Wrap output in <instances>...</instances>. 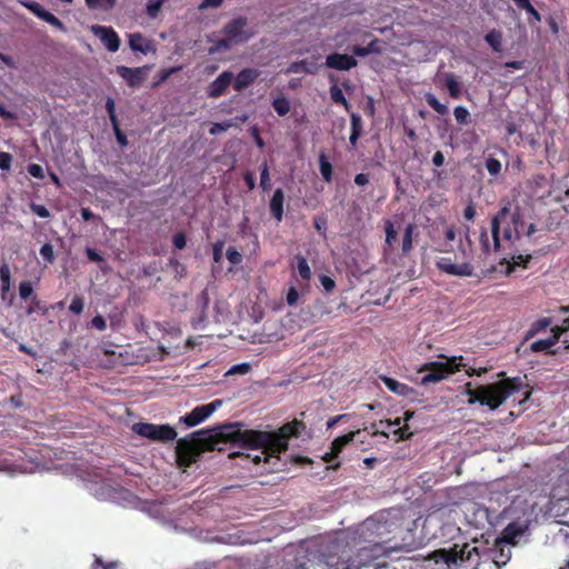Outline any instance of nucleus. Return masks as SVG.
I'll return each instance as SVG.
<instances>
[{"mask_svg":"<svg viewBox=\"0 0 569 569\" xmlns=\"http://www.w3.org/2000/svg\"><path fill=\"white\" fill-rule=\"evenodd\" d=\"M91 326L100 331L107 328V321L101 315H97L91 319Z\"/></svg>","mask_w":569,"mask_h":569,"instance_id":"obj_63","label":"nucleus"},{"mask_svg":"<svg viewBox=\"0 0 569 569\" xmlns=\"http://www.w3.org/2000/svg\"><path fill=\"white\" fill-rule=\"evenodd\" d=\"M270 177H269V167L267 161H263L260 168V187L263 191L269 190L270 183H269Z\"/></svg>","mask_w":569,"mask_h":569,"instance_id":"obj_42","label":"nucleus"},{"mask_svg":"<svg viewBox=\"0 0 569 569\" xmlns=\"http://www.w3.org/2000/svg\"><path fill=\"white\" fill-rule=\"evenodd\" d=\"M330 80L333 82V84L330 87V97H331V100L336 103V104H341L343 106V108L349 111L351 106L350 103L347 101L342 90L337 86L336 83V79L333 77L330 78Z\"/></svg>","mask_w":569,"mask_h":569,"instance_id":"obj_29","label":"nucleus"},{"mask_svg":"<svg viewBox=\"0 0 569 569\" xmlns=\"http://www.w3.org/2000/svg\"><path fill=\"white\" fill-rule=\"evenodd\" d=\"M485 164L491 176H497L501 171V162L496 158H488Z\"/></svg>","mask_w":569,"mask_h":569,"instance_id":"obj_44","label":"nucleus"},{"mask_svg":"<svg viewBox=\"0 0 569 569\" xmlns=\"http://www.w3.org/2000/svg\"><path fill=\"white\" fill-rule=\"evenodd\" d=\"M147 69H148L147 67L129 68L126 66H117L116 72L123 80H126V82L129 87L139 88L146 80V70Z\"/></svg>","mask_w":569,"mask_h":569,"instance_id":"obj_12","label":"nucleus"},{"mask_svg":"<svg viewBox=\"0 0 569 569\" xmlns=\"http://www.w3.org/2000/svg\"><path fill=\"white\" fill-rule=\"evenodd\" d=\"M485 41L490 46V48L500 52L502 49V33L499 30L492 29L485 36Z\"/></svg>","mask_w":569,"mask_h":569,"instance_id":"obj_31","label":"nucleus"},{"mask_svg":"<svg viewBox=\"0 0 569 569\" xmlns=\"http://www.w3.org/2000/svg\"><path fill=\"white\" fill-rule=\"evenodd\" d=\"M41 20L46 21L47 23H49L60 30H66L62 21L49 11H47L46 14H43V18Z\"/></svg>","mask_w":569,"mask_h":569,"instance_id":"obj_52","label":"nucleus"},{"mask_svg":"<svg viewBox=\"0 0 569 569\" xmlns=\"http://www.w3.org/2000/svg\"><path fill=\"white\" fill-rule=\"evenodd\" d=\"M472 553L478 555V548L471 547L469 543H455L450 549H438L433 551L428 560L436 563L443 562L448 566L465 562L471 559Z\"/></svg>","mask_w":569,"mask_h":569,"instance_id":"obj_6","label":"nucleus"},{"mask_svg":"<svg viewBox=\"0 0 569 569\" xmlns=\"http://www.w3.org/2000/svg\"><path fill=\"white\" fill-rule=\"evenodd\" d=\"M264 457H266V456H264V453H263V449H261L260 455H254L251 459H252V461H253L256 465H259L261 461H263V462H266V463H272V467H271L270 471H271V470H273V469L276 468V466L278 465V462L280 461V460H277L276 458H270V459H269V461H267V460L264 459Z\"/></svg>","mask_w":569,"mask_h":569,"instance_id":"obj_58","label":"nucleus"},{"mask_svg":"<svg viewBox=\"0 0 569 569\" xmlns=\"http://www.w3.org/2000/svg\"><path fill=\"white\" fill-rule=\"evenodd\" d=\"M232 80L233 73L231 71H223L209 84L207 96L213 99L221 97L231 84Z\"/></svg>","mask_w":569,"mask_h":569,"instance_id":"obj_16","label":"nucleus"},{"mask_svg":"<svg viewBox=\"0 0 569 569\" xmlns=\"http://www.w3.org/2000/svg\"><path fill=\"white\" fill-rule=\"evenodd\" d=\"M106 110L108 112L111 124H117V122H119V121H118V118L116 114V104H114V100L110 97L107 98Z\"/></svg>","mask_w":569,"mask_h":569,"instance_id":"obj_49","label":"nucleus"},{"mask_svg":"<svg viewBox=\"0 0 569 569\" xmlns=\"http://www.w3.org/2000/svg\"><path fill=\"white\" fill-rule=\"evenodd\" d=\"M167 0H149L146 6V13L149 18L156 19Z\"/></svg>","mask_w":569,"mask_h":569,"instance_id":"obj_39","label":"nucleus"},{"mask_svg":"<svg viewBox=\"0 0 569 569\" xmlns=\"http://www.w3.org/2000/svg\"><path fill=\"white\" fill-rule=\"evenodd\" d=\"M436 266L441 272L450 276L471 277L473 274V267L469 262L456 264L449 257L439 258Z\"/></svg>","mask_w":569,"mask_h":569,"instance_id":"obj_10","label":"nucleus"},{"mask_svg":"<svg viewBox=\"0 0 569 569\" xmlns=\"http://www.w3.org/2000/svg\"><path fill=\"white\" fill-rule=\"evenodd\" d=\"M439 358L446 361H429L419 367L417 370L419 373L426 372L420 380V385L428 386L430 383L440 382L448 376L460 371V368L463 366L461 363V356L448 358L445 355H440Z\"/></svg>","mask_w":569,"mask_h":569,"instance_id":"obj_5","label":"nucleus"},{"mask_svg":"<svg viewBox=\"0 0 569 569\" xmlns=\"http://www.w3.org/2000/svg\"><path fill=\"white\" fill-rule=\"evenodd\" d=\"M383 229L386 233L385 244L391 250L397 241V231L393 222L390 219H386L383 222Z\"/></svg>","mask_w":569,"mask_h":569,"instance_id":"obj_32","label":"nucleus"},{"mask_svg":"<svg viewBox=\"0 0 569 569\" xmlns=\"http://www.w3.org/2000/svg\"><path fill=\"white\" fill-rule=\"evenodd\" d=\"M295 260L297 271L301 280L305 282V287H308L312 276L308 260L302 254L295 256Z\"/></svg>","mask_w":569,"mask_h":569,"instance_id":"obj_25","label":"nucleus"},{"mask_svg":"<svg viewBox=\"0 0 569 569\" xmlns=\"http://www.w3.org/2000/svg\"><path fill=\"white\" fill-rule=\"evenodd\" d=\"M400 423H401L400 418H397L393 422L386 421L387 427H391V426H397L398 427L396 432L399 433V438L400 439L409 438V436H411V433L408 432V429H409L408 426L400 427Z\"/></svg>","mask_w":569,"mask_h":569,"instance_id":"obj_48","label":"nucleus"},{"mask_svg":"<svg viewBox=\"0 0 569 569\" xmlns=\"http://www.w3.org/2000/svg\"><path fill=\"white\" fill-rule=\"evenodd\" d=\"M251 371V366L248 362H242L232 366L226 373V376H233V375H247Z\"/></svg>","mask_w":569,"mask_h":569,"instance_id":"obj_43","label":"nucleus"},{"mask_svg":"<svg viewBox=\"0 0 569 569\" xmlns=\"http://www.w3.org/2000/svg\"><path fill=\"white\" fill-rule=\"evenodd\" d=\"M260 76V71L254 68L242 69L237 77H233V89L238 92L251 86Z\"/></svg>","mask_w":569,"mask_h":569,"instance_id":"obj_18","label":"nucleus"},{"mask_svg":"<svg viewBox=\"0 0 569 569\" xmlns=\"http://www.w3.org/2000/svg\"><path fill=\"white\" fill-rule=\"evenodd\" d=\"M91 30L110 52H116L119 50L120 38L113 28L94 24L92 26Z\"/></svg>","mask_w":569,"mask_h":569,"instance_id":"obj_11","label":"nucleus"},{"mask_svg":"<svg viewBox=\"0 0 569 569\" xmlns=\"http://www.w3.org/2000/svg\"><path fill=\"white\" fill-rule=\"evenodd\" d=\"M319 169L320 173L326 182H331L332 180V166L327 160L326 156L322 153L319 158Z\"/></svg>","mask_w":569,"mask_h":569,"instance_id":"obj_38","label":"nucleus"},{"mask_svg":"<svg viewBox=\"0 0 569 569\" xmlns=\"http://www.w3.org/2000/svg\"><path fill=\"white\" fill-rule=\"evenodd\" d=\"M317 71V64L309 62L308 60H300L291 62L287 68V73H315Z\"/></svg>","mask_w":569,"mask_h":569,"instance_id":"obj_27","label":"nucleus"},{"mask_svg":"<svg viewBox=\"0 0 569 569\" xmlns=\"http://www.w3.org/2000/svg\"><path fill=\"white\" fill-rule=\"evenodd\" d=\"M221 405L222 400L216 399L210 403L197 406L191 412L181 417L180 420L188 427L197 426L213 413Z\"/></svg>","mask_w":569,"mask_h":569,"instance_id":"obj_9","label":"nucleus"},{"mask_svg":"<svg viewBox=\"0 0 569 569\" xmlns=\"http://www.w3.org/2000/svg\"><path fill=\"white\" fill-rule=\"evenodd\" d=\"M172 243L177 249H183L187 244L186 234L183 232H177L172 237Z\"/></svg>","mask_w":569,"mask_h":569,"instance_id":"obj_61","label":"nucleus"},{"mask_svg":"<svg viewBox=\"0 0 569 569\" xmlns=\"http://www.w3.org/2000/svg\"><path fill=\"white\" fill-rule=\"evenodd\" d=\"M445 87L447 88L449 96L453 99H459L461 97V83L459 82L456 74L452 72H448L445 74Z\"/></svg>","mask_w":569,"mask_h":569,"instance_id":"obj_26","label":"nucleus"},{"mask_svg":"<svg viewBox=\"0 0 569 569\" xmlns=\"http://www.w3.org/2000/svg\"><path fill=\"white\" fill-rule=\"evenodd\" d=\"M112 128H113L114 136H116L117 141L119 142V144L122 146V147L127 146L128 144V140H127L126 134L121 131L119 122H117V124H112Z\"/></svg>","mask_w":569,"mask_h":569,"instance_id":"obj_62","label":"nucleus"},{"mask_svg":"<svg viewBox=\"0 0 569 569\" xmlns=\"http://www.w3.org/2000/svg\"><path fill=\"white\" fill-rule=\"evenodd\" d=\"M526 529V526L517 521L508 523L501 531V535L496 539L495 547L499 548L501 545H516L517 539L525 533Z\"/></svg>","mask_w":569,"mask_h":569,"instance_id":"obj_13","label":"nucleus"},{"mask_svg":"<svg viewBox=\"0 0 569 569\" xmlns=\"http://www.w3.org/2000/svg\"><path fill=\"white\" fill-rule=\"evenodd\" d=\"M522 387L523 381L520 377L502 379L477 388H473L471 382L465 385L466 395L469 397L468 403L479 402L490 410L498 409L510 396L519 392Z\"/></svg>","mask_w":569,"mask_h":569,"instance_id":"obj_3","label":"nucleus"},{"mask_svg":"<svg viewBox=\"0 0 569 569\" xmlns=\"http://www.w3.org/2000/svg\"><path fill=\"white\" fill-rule=\"evenodd\" d=\"M223 247H224L223 240H218L212 246V258H213V261L217 263L221 262V260H222Z\"/></svg>","mask_w":569,"mask_h":569,"instance_id":"obj_53","label":"nucleus"},{"mask_svg":"<svg viewBox=\"0 0 569 569\" xmlns=\"http://www.w3.org/2000/svg\"><path fill=\"white\" fill-rule=\"evenodd\" d=\"M83 308H84L83 298L80 296H74L69 306V311L74 315H80L83 311Z\"/></svg>","mask_w":569,"mask_h":569,"instance_id":"obj_47","label":"nucleus"},{"mask_svg":"<svg viewBox=\"0 0 569 569\" xmlns=\"http://www.w3.org/2000/svg\"><path fill=\"white\" fill-rule=\"evenodd\" d=\"M30 210L40 218H49L50 211L43 206L34 202L30 203Z\"/></svg>","mask_w":569,"mask_h":569,"instance_id":"obj_54","label":"nucleus"},{"mask_svg":"<svg viewBox=\"0 0 569 569\" xmlns=\"http://www.w3.org/2000/svg\"><path fill=\"white\" fill-rule=\"evenodd\" d=\"M22 4L39 19H42L43 14L47 12V10L36 1H24Z\"/></svg>","mask_w":569,"mask_h":569,"instance_id":"obj_41","label":"nucleus"},{"mask_svg":"<svg viewBox=\"0 0 569 569\" xmlns=\"http://www.w3.org/2000/svg\"><path fill=\"white\" fill-rule=\"evenodd\" d=\"M12 163V156L9 152L1 151L0 152V169L1 170H10Z\"/></svg>","mask_w":569,"mask_h":569,"instance_id":"obj_57","label":"nucleus"},{"mask_svg":"<svg viewBox=\"0 0 569 569\" xmlns=\"http://www.w3.org/2000/svg\"><path fill=\"white\" fill-rule=\"evenodd\" d=\"M27 170H28V173L30 176H32L33 178H37V179H43L44 178L43 169L38 163L29 164Z\"/></svg>","mask_w":569,"mask_h":569,"instance_id":"obj_56","label":"nucleus"},{"mask_svg":"<svg viewBox=\"0 0 569 569\" xmlns=\"http://www.w3.org/2000/svg\"><path fill=\"white\" fill-rule=\"evenodd\" d=\"M416 227L412 223L407 224L403 231L401 250L403 254H408L412 250V236Z\"/></svg>","mask_w":569,"mask_h":569,"instance_id":"obj_33","label":"nucleus"},{"mask_svg":"<svg viewBox=\"0 0 569 569\" xmlns=\"http://www.w3.org/2000/svg\"><path fill=\"white\" fill-rule=\"evenodd\" d=\"M298 300H299L298 289L296 288V286L291 284L287 291L286 301L289 306H295V305H297Z\"/></svg>","mask_w":569,"mask_h":569,"instance_id":"obj_55","label":"nucleus"},{"mask_svg":"<svg viewBox=\"0 0 569 569\" xmlns=\"http://www.w3.org/2000/svg\"><path fill=\"white\" fill-rule=\"evenodd\" d=\"M479 242L481 246V250L483 253H490L492 251H498L499 249H493V238L488 233L487 229L482 228L479 237Z\"/></svg>","mask_w":569,"mask_h":569,"instance_id":"obj_36","label":"nucleus"},{"mask_svg":"<svg viewBox=\"0 0 569 569\" xmlns=\"http://www.w3.org/2000/svg\"><path fill=\"white\" fill-rule=\"evenodd\" d=\"M283 201H284V193L283 190L278 188L274 190L271 200H270V212L272 217L280 222L283 218Z\"/></svg>","mask_w":569,"mask_h":569,"instance_id":"obj_20","label":"nucleus"},{"mask_svg":"<svg viewBox=\"0 0 569 569\" xmlns=\"http://www.w3.org/2000/svg\"><path fill=\"white\" fill-rule=\"evenodd\" d=\"M86 254H87V258L91 262H97V263L104 262V258L99 252H97L94 249H92L90 247L86 248Z\"/></svg>","mask_w":569,"mask_h":569,"instance_id":"obj_60","label":"nucleus"},{"mask_svg":"<svg viewBox=\"0 0 569 569\" xmlns=\"http://www.w3.org/2000/svg\"><path fill=\"white\" fill-rule=\"evenodd\" d=\"M525 222L519 206L507 201L491 219V237L493 249H500V230L506 241L513 243L520 239Z\"/></svg>","mask_w":569,"mask_h":569,"instance_id":"obj_4","label":"nucleus"},{"mask_svg":"<svg viewBox=\"0 0 569 569\" xmlns=\"http://www.w3.org/2000/svg\"><path fill=\"white\" fill-rule=\"evenodd\" d=\"M351 132L349 136V142L352 147H356L359 138L362 134V119L359 113L352 112L350 114Z\"/></svg>","mask_w":569,"mask_h":569,"instance_id":"obj_23","label":"nucleus"},{"mask_svg":"<svg viewBox=\"0 0 569 569\" xmlns=\"http://www.w3.org/2000/svg\"><path fill=\"white\" fill-rule=\"evenodd\" d=\"M272 108L279 117H283L290 111V102L284 96H279L273 99Z\"/></svg>","mask_w":569,"mask_h":569,"instance_id":"obj_34","label":"nucleus"},{"mask_svg":"<svg viewBox=\"0 0 569 569\" xmlns=\"http://www.w3.org/2000/svg\"><path fill=\"white\" fill-rule=\"evenodd\" d=\"M129 46L131 50L143 54L156 51L152 40L146 39L140 32L131 33L129 36Z\"/></svg>","mask_w":569,"mask_h":569,"instance_id":"obj_19","label":"nucleus"},{"mask_svg":"<svg viewBox=\"0 0 569 569\" xmlns=\"http://www.w3.org/2000/svg\"><path fill=\"white\" fill-rule=\"evenodd\" d=\"M11 288V271L8 263L3 262L0 266V293L2 301L7 302L8 306L13 303L14 295L10 293Z\"/></svg>","mask_w":569,"mask_h":569,"instance_id":"obj_17","label":"nucleus"},{"mask_svg":"<svg viewBox=\"0 0 569 569\" xmlns=\"http://www.w3.org/2000/svg\"><path fill=\"white\" fill-rule=\"evenodd\" d=\"M117 562H103L99 558H97L92 565V569H117Z\"/></svg>","mask_w":569,"mask_h":569,"instance_id":"obj_64","label":"nucleus"},{"mask_svg":"<svg viewBox=\"0 0 569 569\" xmlns=\"http://www.w3.org/2000/svg\"><path fill=\"white\" fill-rule=\"evenodd\" d=\"M40 254L48 263H52L54 261L53 247L51 243L42 244L40 248Z\"/></svg>","mask_w":569,"mask_h":569,"instance_id":"obj_50","label":"nucleus"},{"mask_svg":"<svg viewBox=\"0 0 569 569\" xmlns=\"http://www.w3.org/2000/svg\"><path fill=\"white\" fill-rule=\"evenodd\" d=\"M247 26L248 19L239 16L224 24L222 33L227 36L233 44L246 43L254 36V31L247 29Z\"/></svg>","mask_w":569,"mask_h":569,"instance_id":"obj_8","label":"nucleus"},{"mask_svg":"<svg viewBox=\"0 0 569 569\" xmlns=\"http://www.w3.org/2000/svg\"><path fill=\"white\" fill-rule=\"evenodd\" d=\"M379 378L385 383L387 389L392 393H396L409 400H416L419 396V392L415 388L406 383H402L393 378H390L388 376H380Z\"/></svg>","mask_w":569,"mask_h":569,"instance_id":"obj_15","label":"nucleus"},{"mask_svg":"<svg viewBox=\"0 0 569 569\" xmlns=\"http://www.w3.org/2000/svg\"><path fill=\"white\" fill-rule=\"evenodd\" d=\"M530 259H531L530 254H527V256L517 254V256H512L510 260L502 259L500 264L506 266L505 273L507 276H509L515 271L516 267L526 268L527 263L530 261Z\"/></svg>","mask_w":569,"mask_h":569,"instance_id":"obj_22","label":"nucleus"},{"mask_svg":"<svg viewBox=\"0 0 569 569\" xmlns=\"http://www.w3.org/2000/svg\"><path fill=\"white\" fill-rule=\"evenodd\" d=\"M552 323V319L549 317L540 318L531 323L530 328L527 330L523 340L528 341L536 337L538 333L545 331Z\"/></svg>","mask_w":569,"mask_h":569,"instance_id":"obj_24","label":"nucleus"},{"mask_svg":"<svg viewBox=\"0 0 569 569\" xmlns=\"http://www.w3.org/2000/svg\"><path fill=\"white\" fill-rule=\"evenodd\" d=\"M209 41L212 42V46L208 49L209 54H216L220 51L230 50L232 46H234L233 42L227 36L216 40L209 39Z\"/></svg>","mask_w":569,"mask_h":569,"instance_id":"obj_30","label":"nucleus"},{"mask_svg":"<svg viewBox=\"0 0 569 569\" xmlns=\"http://www.w3.org/2000/svg\"><path fill=\"white\" fill-rule=\"evenodd\" d=\"M569 328L567 325L555 326L551 328V335L549 336L550 340L556 345L560 340V337L567 331Z\"/></svg>","mask_w":569,"mask_h":569,"instance_id":"obj_51","label":"nucleus"},{"mask_svg":"<svg viewBox=\"0 0 569 569\" xmlns=\"http://www.w3.org/2000/svg\"><path fill=\"white\" fill-rule=\"evenodd\" d=\"M522 10H526V12L531 17L530 23L532 21L540 22L541 21V14L535 9V7L529 2L527 3Z\"/></svg>","mask_w":569,"mask_h":569,"instance_id":"obj_59","label":"nucleus"},{"mask_svg":"<svg viewBox=\"0 0 569 569\" xmlns=\"http://www.w3.org/2000/svg\"><path fill=\"white\" fill-rule=\"evenodd\" d=\"M388 556L389 550L381 542L361 547L352 555L347 546L335 542L330 547V552L325 555V562L329 569H378L381 567L379 559Z\"/></svg>","mask_w":569,"mask_h":569,"instance_id":"obj_2","label":"nucleus"},{"mask_svg":"<svg viewBox=\"0 0 569 569\" xmlns=\"http://www.w3.org/2000/svg\"><path fill=\"white\" fill-rule=\"evenodd\" d=\"M84 1L89 9H91V10L100 9V10H104V11L111 10L117 3V0H84Z\"/></svg>","mask_w":569,"mask_h":569,"instance_id":"obj_37","label":"nucleus"},{"mask_svg":"<svg viewBox=\"0 0 569 569\" xmlns=\"http://www.w3.org/2000/svg\"><path fill=\"white\" fill-rule=\"evenodd\" d=\"M306 428L305 422L293 419L276 431L242 429L239 425H223L212 429L193 432L190 439L181 438L176 452L180 466L190 467L204 451H213L221 442H233L246 449H263L264 459L280 460V453L288 450V441L299 437Z\"/></svg>","mask_w":569,"mask_h":569,"instance_id":"obj_1","label":"nucleus"},{"mask_svg":"<svg viewBox=\"0 0 569 569\" xmlns=\"http://www.w3.org/2000/svg\"><path fill=\"white\" fill-rule=\"evenodd\" d=\"M325 64L326 67L338 71H349L358 66V61L353 56L333 52L326 57Z\"/></svg>","mask_w":569,"mask_h":569,"instance_id":"obj_14","label":"nucleus"},{"mask_svg":"<svg viewBox=\"0 0 569 569\" xmlns=\"http://www.w3.org/2000/svg\"><path fill=\"white\" fill-rule=\"evenodd\" d=\"M227 259L233 266L240 264L242 262V254L234 248L229 247L226 252Z\"/></svg>","mask_w":569,"mask_h":569,"instance_id":"obj_45","label":"nucleus"},{"mask_svg":"<svg viewBox=\"0 0 569 569\" xmlns=\"http://www.w3.org/2000/svg\"><path fill=\"white\" fill-rule=\"evenodd\" d=\"M361 433L360 430H356V431H350L346 435H342L340 437H337L332 442H331V446H330V449L332 450V455L333 456H339L342 450L349 445L351 443L356 437H358L359 435Z\"/></svg>","mask_w":569,"mask_h":569,"instance_id":"obj_21","label":"nucleus"},{"mask_svg":"<svg viewBox=\"0 0 569 569\" xmlns=\"http://www.w3.org/2000/svg\"><path fill=\"white\" fill-rule=\"evenodd\" d=\"M132 431L152 441L168 442L177 438L176 429L169 425L137 422L132 426Z\"/></svg>","mask_w":569,"mask_h":569,"instance_id":"obj_7","label":"nucleus"},{"mask_svg":"<svg viewBox=\"0 0 569 569\" xmlns=\"http://www.w3.org/2000/svg\"><path fill=\"white\" fill-rule=\"evenodd\" d=\"M428 106L435 110L438 114L445 116L448 113V107L441 103L433 93H427L425 96Z\"/></svg>","mask_w":569,"mask_h":569,"instance_id":"obj_35","label":"nucleus"},{"mask_svg":"<svg viewBox=\"0 0 569 569\" xmlns=\"http://www.w3.org/2000/svg\"><path fill=\"white\" fill-rule=\"evenodd\" d=\"M555 343L548 337L547 339H540L532 342L529 347V350L533 353L546 351L548 355L555 356L557 355V350L551 349Z\"/></svg>","mask_w":569,"mask_h":569,"instance_id":"obj_28","label":"nucleus"},{"mask_svg":"<svg viewBox=\"0 0 569 569\" xmlns=\"http://www.w3.org/2000/svg\"><path fill=\"white\" fill-rule=\"evenodd\" d=\"M33 293V287L30 281H21L19 284V296L21 299L27 300Z\"/></svg>","mask_w":569,"mask_h":569,"instance_id":"obj_46","label":"nucleus"},{"mask_svg":"<svg viewBox=\"0 0 569 569\" xmlns=\"http://www.w3.org/2000/svg\"><path fill=\"white\" fill-rule=\"evenodd\" d=\"M453 116L459 124H468L471 122L470 112L462 106H458L453 109Z\"/></svg>","mask_w":569,"mask_h":569,"instance_id":"obj_40","label":"nucleus"}]
</instances>
